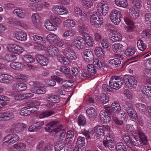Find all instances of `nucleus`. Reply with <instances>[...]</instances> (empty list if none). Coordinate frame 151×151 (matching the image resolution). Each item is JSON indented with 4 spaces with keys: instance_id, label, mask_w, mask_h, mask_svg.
<instances>
[{
    "instance_id": "f257e3e1",
    "label": "nucleus",
    "mask_w": 151,
    "mask_h": 151,
    "mask_svg": "<svg viewBox=\"0 0 151 151\" xmlns=\"http://www.w3.org/2000/svg\"><path fill=\"white\" fill-rule=\"evenodd\" d=\"M138 135L140 141H138L133 134L129 135L124 134L123 136V139L127 144L129 147L132 146V143L136 146L139 147L140 144L146 145L147 144V140L146 137L143 132L140 129L138 130Z\"/></svg>"
},
{
    "instance_id": "f03ea898",
    "label": "nucleus",
    "mask_w": 151,
    "mask_h": 151,
    "mask_svg": "<svg viewBox=\"0 0 151 151\" xmlns=\"http://www.w3.org/2000/svg\"><path fill=\"white\" fill-rule=\"evenodd\" d=\"M83 37L85 38L77 37L73 40V44L78 49H84L86 45L91 47L93 46V40L91 37L89 35L87 37Z\"/></svg>"
},
{
    "instance_id": "7ed1b4c3",
    "label": "nucleus",
    "mask_w": 151,
    "mask_h": 151,
    "mask_svg": "<svg viewBox=\"0 0 151 151\" xmlns=\"http://www.w3.org/2000/svg\"><path fill=\"white\" fill-rule=\"evenodd\" d=\"M90 24L96 27H98L103 23V19L101 17L98 15L97 12H94L90 17Z\"/></svg>"
},
{
    "instance_id": "20e7f679",
    "label": "nucleus",
    "mask_w": 151,
    "mask_h": 151,
    "mask_svg": "<svg viewBox=\"0 0 151 151\" xmlns=\"http://www.w3.org/2000/svg\"><path fill=\"white\" fill-rule=\"evenodd\" d=\"M72 45L69 43L66 44L65 49L62 50V52L67 59L70 60H75L77 58L75 52L71 49Z\"/></svg>"
},
{
    "instance_id": "39448f33",
    "label": "nucleus",
    "mask_w": 151,
    "mask_h": 151,
    "mask_svg": "<svg viewBox=\"0 0 151 151\" xmlns=\"http://www.w3.org/2000/svg\"><path fill=\"white\" fill-rule=\"evenodd\" d=\"M19 136L15 134H9L5 137L3 139V146H7L11 144H13L18 141L19 139Z\"/></svg>"
},
{
    "instance_id": "423d86ee",
    "label": "nucleus",
    "mask_w": 151,
    "mask_h": 151,
    "mask_svg": "<svg viewBox=\"0 0 151 151\" xmlns=\"http://www.w3.org/2000/svg\"><path fill=\"white\" fill-rule=\"evenodd\" d=\"M120 77L118 76H112L109 81V85L112 88L115 89H119L122 86Z\"/></svg>"
},
{
    "instance_id": "0eeeda50",
    "label": "nucleus",
    "mask_w": 151,
    "mask_h": 151,
    "mask_svg": "<svg viewBox=\"0 0 151 151\" xmlns=\"http://www.w3.org/2000/svg\"><path fill=\"white\" fill-rule=\"evenodd\" d=\"M6 48L9 52L18 55L22 54L24 51L22 47L16 44H9Z\"/></svg>"
},
{
    "instance_id": "6e6552de",
    "label": "nucleus",
    "mask_w": 151,
    "mask_h": 151,
    "mask_svg": "<svg viewBox=\"0 0 151 151\" xmlns=\"http://www.w3.org/2000/svg\"><path fill=\"white\" fill-rule=\"evenodd\" d=\"M122 14L120 11L116 9L112 10L110 14L111 21L115 25H118L121 22Z\"/></svg>"
},
{
    "instance_id": "1a4fd4ad",
    "label": "nucleus",
    "mask_w": 151,
    "mask_h": 151,
    "mask_svg": "<svg viewBox=\"0 0 151 151\" xmlns=\"http://www.w3.org/2000/svg\"><path fill=\"white\" fill-rule=\"evenodd\" d=\"M97 13L100 15H106L108 12V6L106 3L100 2L97 4L96 6Z\"/></svg>"
},
{
    "instance_id": "9d476101",
    "label": "nucleus",
    "mask_w": 151,
    "mask_h": 151,
    "mask_svg": "<svg viewBox=\"0 0 151 151\" xmlns=\"http://www.w3.org/2000/svg\"><path fill=\"white\" fill-rule=\"evenodd\" d=\"M14 99L16 101H21L24 99H27L33 97L34 94L32 93L21 94L16 93L12 94Z\"/></svg>"
},
{
    "instance_id": "9b49d317",
    "label": "nucleus",
    "mask_w": 151,
    "mask_h": 151,
    "mask_svg": "<svg viewBox=\"0 0 151 151\" xmlns=\"http://www.w3.org/2000/svg\"><path fill=\"white\" fill-rule=\"evenodd\" d=\"M110 111L107 109L100 111V119L105 123H109L111 120Z\"/></svg>"
},
{
    "instance_id": "f8f14e48",
    "label": "nucleus",
    "mask_w": 151,
    "mask_h": 151,
    "mask_svg": "<svg viewBox=\"0 0 151 151\" xmlns=\"http://www.w3.org/2000/svg\"><path fill=\"white\" fill-rule=\"evenodd\" d=\"M12 36L14 38L21 41H25L27 38V33L22 30L14 32Z\"/></svg>"
},
{
    "instance_id": "ddd939ff",
    "label": "nucleus",
    "mask_w": 151,
    "mask_h": 151,
    "mask_svg": "<svg viewBox=\"0 0 151 151\" xmlns=\"http://www.w3.org/2000/svg\"><path fill=\"white\" fill-rule=\"evenodd\" d=\"M27 125L23 123H14L11 126V132L19 133L27 127Z\"/></svg>"
},
{
    "instance_id": "4468645a",
    "label": "nucleus",
    "mask_w": 151,
    "mask_h": 151,
    "mask_svg": "<svg viewBox=\"0 0 151 151\" xmlns=\"http://www.w3.org/2000/svg\"><path fill=\"white\" fill-rule=\"evenodd\" d=\"M52 12L55 14H66L68 13V10L62 6H55L52 8Z\"/></svg>"
},
{
    "instance_id": "2eb2a0df",
    "label": "nucleus",
    "mask_w": 151,
    "mask_h": 151,
    "mask_svg": "<svg viewBox=\"0 0 151 151\" xmlns=\"http://www.w3.org/2000/svg\"><path fill=\"white\" fill-rule=\"evenodd\" d=\"M114 141V139L113 136L109 134L106 137V140L103 141V144L106 147L112 148L114 147L115 145V144Z\"/></svg>"
},
{
    "instance_id": "dca6fc26",
    "label": "nucleus",
    "mask_w": 151,
    "mask_h": 151,
    "mask_svg": "<svg viewBox=\"0 0 151 151\" xmlns=\"http://www.w3.org/2000/svg\"><path fill=\"white\" fill-rule=\"evenodd\" d=\"M126 104L127 106L126 109L127 114L132 119H136L137 117V114L133 105L132 104L128 102H126Z\"/></svg>"
},
{
    "instance_id": "f3484780",
    "label": "nucleus",
    "mask_w": 151,
    "mask_h": 151,
    "mask_svg": "<svg viewBox=\"0 0 151 151\" xmlns=\"http://www.w3.org/2000/svg\"><path fill=\"white\" fill-rule=\"evenodd\" d=\"M128 82L126 83L127 86L130 89H134L137 86V81L135 78L131 75L127 76Z\"/></svg>"
},
{
    "instance_id": "a211bd4d",
    "label": "nucleus",
    "mask_w": 151,
    "mask_h": 151,
    "mask_svg": "<svg viewBox=\"0 0 151 151\" xmlns=\"http://www.w3.org/2000/svg\"><path fill=\"white\" fill-rule=\"evenodd\" d=\"M31 21L34 26L37 28H39L41 25V18L37 13L33 14L31 17Z\"/></svg>"
},
{
    "instance_id": "6ab92c4d",
    "label": "nucleus",
    "mask_w": 151,
    "mask_h": 151,
    "mask_svg": "<svg viewBox=\"0 0 151 151\" xmlns=\"http://www.w3.org/2000/svg\"><path fill=\"white\" fill-rule=\"evenodd\" d=\"M14 117V114L12 112H0V122L9 121Z\"/></svg>"
},
{
    "instance_id": "aec40b11",
    "label": "nucleus",
    "mask_w": 151,
    "mask_h": 151,
    "mask_svg": "<svg viewBox=\"0 0 151 151\" xmlns=\"http://www.w3.org/2000/svg\"><path fill=\"white\" fill-rule=\"evenodd\" d=\"M140 14L139 11L135 9L133 7H131L129 9V15L133 19H137L139 17Z\"/></svg>"
},
{
    "instance_id": "412c9836",
    "label": "nucleus",
    "mask_w": 151,
    "mask_h": 151,
    "mask_svg": "<svg viewBox=\"0 0 151 151\" xmlns=\"http://www.w3.org/2000/svg\"><path fill=\"white\" fill-rule=\"evenodd\" d=\"M109 36L111 40L114 42H116L121 40L122 36L119 32L112 31L110 33Z\"/></svg>"
},
{
    "instance_id": "4be33fe9",
    "label": "nucleus",
    "mask_w": 151,
    "mask_h": 151,
    "mask_svg": "<svg viewBox=\"0 0 151 151\" xmlns=\"http://www.w3.org/2000/svg\"><path fill=\"white\" fill-rule=\"evenodd\" d=\"M14 79L13 77L7 74H2L0 75V82L5 84H8L12 82Z\"/></svg>"
},
{
    "instance_id": "5701e85b",
    "label": "nucleus",
    "mask_w": 151,
    "mask_h": 151,
    "mask_svg": "<svg viewBox=\"0 0 151 151\" xmlns=\"http://www.w3.org/2000/svg\"><path fill=\"white\" fill-rule=\"evenodd\" d=\"M12 88L13 90L19 92L25 91L27 88V86L24 83H18L13 84Z\"/></svg>"
},
{
    "instance_id": "b1692460",
    "label": "nucleus",
    "mask_w": 151,
    "mask_h": 151,
    "mask_svg": "<svg viewBox=\"0 0 151 151\" xmlns=\"http://www.w3.org/2000/svg\"><path fill=\"white\" fill-rule=\"evenodd\" d=\"M124 20L126 24L128 25V26H126L125 27V29L128 32L133 31L135 29V27L133 21L131 19L127 17L124 18Z\"/></svg>"
},
{
    "instance_id": "393cba45",
    "label": "nucleus",
    "mask_w": 151,
    "mask_h": 151,
    "mask_svg": "<svg viewBox=\"0 0 151 151\" xmlns=\"http://www.w3.org/2000/svg\"><path fill=\"white\" fill-rule=\"evenodd\" d=\"M76 22L71 19H68L64 21L63 23V26L65 28L71 29L76 26Z\"/></svg>"
},
{
    "instance_id": "a878e982",
    "label": "nucleus",
    "mask_w": 151,
    "mask_h": 151,
    "mask_svg": "<svg viewBox=\"0 0 151 151\" xmlns=\"http://www.w3.org/2000/svg\"><path fill=\"white\" fill-rule=\"evenodd\" d=\"M78 29L82 36L87 37L89 35V34L87 32L88 31V29L85 24H80L78 27Z\"/></svg>"
},
{
    "instance_id": "bb28decb",
    "label": "nucleus",
    "mask_w": 151,
    "mask_h": 151,
    "mask_svg": "<svg viewBox=\"0 0 151 151\" xmlns=\"http://www.w3.org/2000/svg\"><path fill=\"white\" fill-rule=\"evenodd\" d=\"M92 130L93 134L94 133H96V137L98 139L102 138L104 135L103 127L101 126H96L94 127Z\"/></svg>"
},
{
    "instance_id": "cd10ccee",
    "label": "nucleus",
    "mask_w": 151,
    "mask_h": 151,
    "mask_svg": "<svg viewBox=\"0 0 151 151\" xmlns=\"http://www.w3.org/2000/svg\"><path fill=\"white\" fill-rule=\"evenodd\" d=\"M141 92L147 97H151V87L149 86H142L140 88Z\"/></svg>"
},
{
    "instance_id": "c85d7f7f",
    "label": "nucleus",
    "mask_w": 151,
    "mask_h": 151,
    "mask_svg": "<svg viewBox=\"0 0 151 151\" xmlns=\"http://www.w3.org/2000/svg\"><path fill=\"white\" fill-rule=\"evenodd\" d=\"M84 58L87 62H90L93 60L94 55L92 52L88 49H86L83 52Z\"/></svg>"
},
{
    "instance_id": "c756f323",
    "label": "nucleus",
    "mask_w": 151,
    "mask_h": 151,
    "mask_svg": "<svg viewBox=\"0 0 151 151\" xmlns=\"http://www.w3.org/2000/svg\"><path fill=\"white\" fill-rule=\"evenodd\" d=\"M121 110L119 103L115 101L111 104V110L112 112L115 114H119Z\"/></svg>"
},
{
    "instance_id": "7c9ffc66",
    "label": "nucleus",
    "mask_w": 151,
    "mask_h": 151,
    "mask_svg": "<svg viewBox=\"0 0 151 151\" xmlns=\"http://www.w3.org/2000/svg\"><path fill=\"white\" fill-rule=\"evenodd\" d=\"M46 51L52 56H55L58 53V49L55 46L51 45L47 48Z\"/></svg>"
},
{
    "instance_id": "2f4dec72",
    "label": "nucleus",
    "mask_w": 151,
    "mask_h": 151,
    "mask_svg": "<svg viewBox=\"0 0 151 151\" xmlns=\"http://www.w3.org/2000/svg\"><path fill=\"white\" fill-rule=\"evenodd\" d=\"M36 111V110L29 109L25 107L22 108L20 110L19 114L20 115L23 116H27Z\"/></svg>"
},
{
    "instance_id": "473e14b6",
    "label": "nucleus",
    "mask_w": 151,
    "mask_h": 151,
    "mask_svg": "<svg viewBox=\"0 0 151 151\" xmlns=\"http://www.w3.org/2000/svg\"><path fill=\"white\" fill-rule=\"evenodd\" d=\"M37 60L41 65L46 66L48 63V59L46 57L40 55H37L35 56Z\"/></svg>"
},
{
    "instance_id": "72a5a7b5",
    "label": "nucleus",
    "mask_w": 151,
    "mask_h": 151,
    "mask_svg": "<svg viewBox=\"0 0 151 151\" xmlns=\"http://www.w3.org/2000/svg\"><path fill=\"white\" fill-rule=\"evenodd\" d=\"M135 109L139 113L145 114L147 111L146 106L142 103H137L135 105Z\"/></svg>"
},
{
    "instance_id": "f704fd0d",
    "label": "nucleus",
    "mask_w": 151,
    "mask_h": 151,
    "mask_svg": "<svg viewBox=\"0 0 151 151\" xmlns=\"http://www.w3.org/2000/svg\"><path fill=\"white\" fill-rule=\"evenodd\" d=\"M10 66L14 70L21 71L24 69V65L19 62H13L10 63Z\"/></svg>"
},
{
    "instance_id": "c9c22d12",
    "label": "nucleus",
    "mask_w": 151,
    "mask_h": 151,
    "mask_svg": "<svg viewBox=\"0 0 151 151\" xmlns=\"http://www.w3.org/2000/svg\"><path fill=\"white\" fill-rule=\"evenodd\" d=\"M74 136V132L71 130H69L67 132L66 137L67 139L65 140V145L69 147L72 146L71 141L68 139H72L73 138Z\"/></svg>"
},
{
    "instance_id": "e433bc0d",
    "label": "nucleus",
    "mask_w": 151,
    "mask_h": 151,
    "mask_svg": "<svg viewBox=\"0 0 151 151\" xmlns=\"http://www.w3.org/2000/svg\"><path fill=\"white\" fill-rule=\"evenodd\" d=\"M26 145L23 143L20 142L12 146L13 148L11 149L9 151H14V149L16 150L20 149L24 151L26 150Z\"/></svg>"
},
{
    "instance_id": "4c0bfd02",
    "label": "nucleus",
    "mask_w": 151,
    "mask_h": 151,
    "mask_svg": "<svg viewBox=\"0 0 151 151\" xmlns=\"http://www.w3.org/2000/svg\"><path fill=\"white\" fill-rule=\"evenodd\" d=\"M58 122L57 121H52L48 123L45 128V130L49 132H52V129L55 128L59 124Z\"/></svg>"
},
{
    "instance_id": "58836bf2",
    "label": "nucleus",
    "mask_w": 151,
    "mask_h": 151,
    "mask_svg": "<svg viewBox=\"0 0 151 151\" xmlns=\"http://www.w3.org/2000/svg\"><path fill=\"white\" fill-rule=\"evenodd\" d=\"M58 37L56 34L51 33L47 36L46 39L49 42L54 43L58 40Z\"/></svg>"
},
{
    "instance_id": "ea45409f",
    "label": "nucleus",
    "mask_w": 151,
    "mask_h": 151,
    "mask_svg": "<svg viewBox=\"0 0 151 151\" xmlns=\"http://www.w3.org/2000/svg\"><path fill=\"white\" fill-rule=\"evenodd\" d=\"M86 115L89 118H94L96 115V110L93 107H90L86 110Z\"/></svg>"
},
{
    "instance_id": "a19ab883",
    "label": "nucleus",
    "mask_w": 151,
    "mask_h": 151,
    "mask_svg": "<svg viewBox=\"0 0 151 151\" xmlns=\"http://www.w3.org/2000/svg\"><path fill=\"white\" fill-rule=\"evenodd\" d=\"M114 3L118 6L127 8L128 4L127 0H114Z\"/></svg>"
},
{
    "instance_id": "79ce46f5",
    "label": "nucleus",
    "mask_w": 151,
    "mask_h": 151,
    "mask_svg": "<svg viewBox=\"0 0 151 151\" xmlns=\"http://www.w3.org/2000/svg\"><path fill=\"white\" fill-rule=\"evenodd\" d=\"M74 14L78 20H82L83 19L82 11L80 8L76 7L74 8Z\"/></svg>"
},
{
    "instance_id": "37998d69",
    "label": "nucleus",
    "mask_w": 151,
    "mask_h": 151,
    "mask_svg": "<svg viewBox=\"0 0 151 151\" xmlns=\"http://www.w3.org/2000/svg\"><path fill=\"white\" fill-rule=\"evenodd\" d=\"M57 59L59 62L64 65H67L70 63L69 60L65 58L64 56L62 54H59L57 56Z\"/></svg>"
},
{
    "instance_id": "c03bdc74",
    "label": "nucleus",
    "mask_w": 151,
    "mask_h": 151,
    "mask_svg": "<svg viewBox=\"0 0 151 151\" xmlns=\"http://www.w3.org/2000/svg\"><path fill=\"white\" fill-rule=\"evenodd\" d=\"M45 25L46 29L50 31H54L57 29V28L55 25L48 20L46 21Z\"/></svg>"
},
{
    "instance_id": "a18cd8bd",
    "label": "nucleus",
    "mask_w": 151,
    "mask_h": 151,
    "mask_svg": "<svg viewBox=\"0 0 151 151\" xmlns=\"http://www.w3.org/2000/svg\"><path fill=\"white\" fill-rule=\"evenodd\" d=\"M22 59L24 62L27 64L32 63L35 61V58L30 55H26L23 56Z\"/></svg>"
},
{
    "instance_id": "49530a36",
    "label": "nucleus",
    "mask_w": 151,
    "mask_h": 151,
    "mask_svg": "<svg viewBox=\"0 0 151 151\" xmlns=\"http://www.w3.org/2000/svg\"><path fill=\"white\" fill-rule=\"evenodd\" d=\"M31 39L35 42L37 43L41 42L44 44L46 42L43 39V38L42 37L37 35H35L32 36Z\"/></svg>"
},
{
    "instance_id": "de8ad7c7",
    "label": "nucleus",
    "mask_w": 151,
    "mask_h": 151,
    "mask_svg": "<svg viewBox=\"0 0 151 151\" xmlns=\"http://www.w3.org/2000/svg\"><path fill=\"white\" fill-rule=\"evenodd\" d=\"M124 46L121 44L116 43L113 44L112 46V49L114 52H117L120 51L123 48Z\"/></svg>"
},
{
    "instance_id": "09e8293b",
    "label": "nucleus",
    "mask_w": 151,
    "mask_h": 151,
    "mask_svg": "<svg viewBox=\"0 0 151 151\" xmlns=\"http://www.w3.org/2000/svg\"><path fill=\"white\" fill-rule=\"evenodd\" d=\"M76 33V31L73 29H69L65 31L63 34V36L65 38L73 37Z\"/></svg>"
},
{
    "instance_id": "8fccbe9b",
    "label": "nucleus",
    "mask_w": 151,
    "mask_h": 151,
    "mask_svg": "<svg viewBox=\"0 0 151 151\" xmlns=\"http://www.w3.org/2000/svg\"><path fill=\"white\" fill-rule=\"evenodd\" d=\"M94 52L96 55L100 58L103 57L104 55L102 49L100 47H96L94 49Z\"/></svg>"
},
{
    "instance_id": "3c124183",
    "label": "nucleus",
    "mask_w": 151,
    "mask_h": 151,
    "mask_svg": "<svg viewBox=\"0 0 151 151\" xmlns=\"http://www.w3.org/2000/svg\"><path fill=\"white\" fill-rule=\"evenodd\" d=\"M81 4L83 7L86 9L91 8L93 5L91 0H82Z\"/></svg>"
},
{
    "instance_id": "603ef678",
    "label": "nucleus",
    "mask_w": 151,
    "mask_h": 151,
    "mask_svg": "<svg viewBox=\"0 0 151 151\" xmlns=\"http://www.w3.org/2000/svg\"><path fill=\"white\" fill-rule=\"evenodd\" d=\"M31 92L34 93L39 94H45L46 92V88L41 86L37 89L32 90Z\"/></svg>"
},
{
    "instance_id": "864d4df0",
    "label": "nucleus",
    "mask_w": 151,
    "mask_h": 151,
    "mask_svg": "<svg viewBox=\"0 0 151 151\" xmlns=\"http://www.w3.org/2000/svg\"><path fill=\"white\" fill-rule=\"evenodd\" d=\"M51 21L56 28L58 27L62 23L61 19L57 17H52L51 19Z\"/></svg>"
},
{
    "instance_id": "5fc2aeb1",
    "label": "nucleus",
    "mask_w": 151,
    "mask_h": 151,
    "mask_svg": "<svg viewBox=\"0 0 151 151\" xmlns=\"http://www.w3.org/2000/svg\"><path fill=\"white\" fill-rule=\"evenodd\" d=\"M15 79L17 81L22 82H25L28 80L27 77L26 76L23 74L16 76Z\"/></svg>"
},
{
    "instance_id": "6e6d98bb",
    "label": "nucleus",
    "mask_w": 151,
    "mask_h": 151,
    "mask_svg": "<svg viewBox=\"0 0 151 151\" xmlns=\"http://www.w3.org/2000/svg\"><path fill=\"white\" fill-rule=\"evenodd\" d=\"M47 101L54 103H58L60 101L58 97L56 95H51L48 96L47 99Z\"/></svg>"
},
{
    "instance_id": "4d7b16f0",
    "label": "nucleus",
    "mask_w": 151,
    "mask_h": 151,
    "mask_svg": "<svg viewBox=\"0 0 151 151\" xmlns=\"http://www.w3.org/2000/svg\"><path fill=\"white\" fill-rule=\"evenodd\" d=\"M64 142L58 141L55 145V151H60L62 150L64 147Z\"/></svg>"
},
{
    "instance_id": "13d9d810",
    "label": "nucleus",
    "mask_w": 151,
    "mask_h": 151,
    "mask_svg": "<svg viewBox=\"0 0 151 151\" xmlns=\"http://www.w3.org/2000/svg\"><path fill=\"white\" fill-rule=\"evenodd\" d=\"M116 149L117 151H127V149L124 144L121 142H117L116 144Z\"/></svg>"
},
{
    "instance_id": "bf43d9fd",
    "label": "nucleus",
    "mask_w": 151,
    "mask_h": 151,
    "mask_svg": "<svg viewBox=\"0 0 151 151\" xmlns=\"http://www.w3.org/2000/svg\"><path fill=\"white\" fill-rule=\"evenodd\" d=\"M137 45L139 49L141 51H143L147 47V45L144 43L143 41L141 40L138 41Z\"/></svg>"
},
{
    "instance_id": "052dcab7",
    "label": "nucleus",
    "mask_w": 151,
    "mask_h": 151,
    "mask_svg": "<svg viewBox=\"0 0 151 151\" xmlns=\"http://www.w3.org/2000/svg\"><path fill=\"white\" fill-rule=\"evenodd\" d=\"M82 134L86 137L87 139H89L90 138V134H93V130L91 129H89L88 131L85 129H83L82 131Z\"/></svg>"
},
{
    "instance_id": "680f3d73",
    "label": "nucleus",
    "mask_w": 151,
    "mask_h": 151,
    "mask_svg": "<svg viewBox=\"0 0 151 151\" xmlns=\"http://www.w3.org/2000/svg\"><path fill=\"white\" fill-rule=\"evenodd\" d=\"M77 144L80 147L84 146L85 144V139L81 136L78 137L77 139Z\"/></svg>"
},
{
    "instance_id": "e2e57ef3",
    "label": "nucleus",
    "mask_w": 151,
    "mask_h": 151,
    "mask_svg": "<svg viewBox=\"0 0 151 151\" xmlns=\"http://www.w3.org/2000/svg\"><path fill=\"white\" fill-rule=\"evenodd\" d=\"M101 46L104 49L107 48L109 46V43L108 40L105 38L102 39L100 41Z\"/></svg>"
},
{
    "instance_id": "0e129e2a",
    "label": "nucleus",
    "mask_w": 151,
    "mask_h": 151,
    "mask_svg": "<svg viewBox=\"0 0 151 151\" xmlns=\"http://www.w3.org/2000/svg\"><path fill=\"white\" fill-rule=\"evenodd\" d=\"M33 49L37 51H46L47 48L43 45L39 43V44L35 45Z\"/></svg>"
},
{
    "instance_id": "69168bd1",
    "label": "nucleus",
    "mask_w": 151,
    "mask_h": 151,
    "mask_svg": "<svg viewBox=\"0 0 151 151\" xmlns=\"http://www.w3.org/2000/svg\"><path fill=\"white\" fill-rule=\"evenodd\" d=\"M15 24L16 26H19L24 29H27L28 28L27 25L22 21H17Z\"/></svg>"
},
{
    "instance_id": "338daca9",
    "label": "nucleus",
    "mask_w": 151,
    "mask_h": 151,
    "mask_svg": "<svg viewBox=\"0 0 151 151\" xmlns=\"http://www.w3.org/2000/svg\"><path fill=\"white\" fill-rule=\"evenodd\" d=\"M132 3L137 9H140L142 7V2L140 0H132Z\"/></svg>"
},
{
    "instance_id": "774afa93",
    "label": "nucleus",
    "mask_w": 151,
    "mask_h": 151,
    "mask_svg": "<svg viewBox=\"0 0 151 151\" xmlns=\"http://www.w3.org/2000/svg\"><path fill=\"white\" fill-rule=\"evenodd\" d=\"M135 51V49L134 48H128L125 50L124 54L127 56H130L133 55Z\"/></svg>"
}]
</instances>
